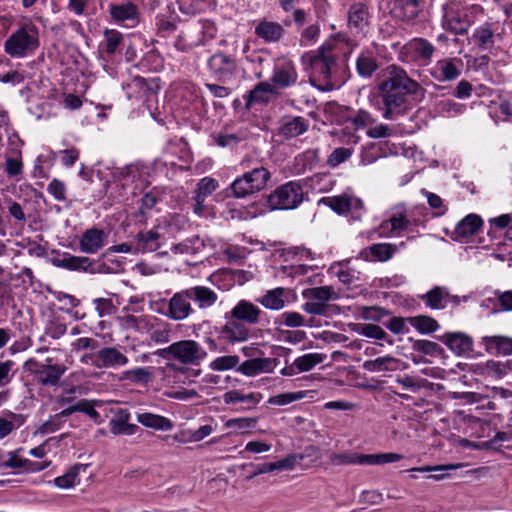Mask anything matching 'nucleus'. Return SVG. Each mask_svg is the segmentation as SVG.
Instances as JSON below:
<instances>
[{"instance_id":"nucleus-1","label":"nucleus","mask_w":512,"mask_h":512,"mask_svg":"<svg viewBox=\"0 0 512 512\" xmlns=\"http://www.w3.org/2000/svg\"><path fill=\"white\" fill-rule=\"evenodd\" d=\"M351 52L349 39L337 33L327 39L316 51L306 52L301 57L310 83L321 91H331L341 85L340 58Z\"/></svg>"},{"instance_id":"nucleus-2","label":"nucleus","mask_w":512,"mask_h":512,"mask_svg":"<svg viewBox=\"0 0 512 512\" xmlns=\"http://www.w3.org/2000/svg\"><path fill=\"white\" fill-rule=\"evenodd\" d=\"M377 91L382 101V107L378 109L386 120H395L405 115L412 106L410 98L420 101L425 92L417 81L396 65H390L382 71Z\"/></svg>"},{"instance_id":"nucleus-3","label":"nucleus","mask_w":512,"mask_h":512,"mask_svg":"<svg viewBox=\"0 0 512 512\" xmlns=\"http://www.w3.org/2000/svg\"><path fill=\"white\" fill-rule=\"evenodd\" d=\"M40 45L38 28L31 22L20 25L5 40L4 52L11 58L33 55Z\"/></svg>"},{"instance_id":"nucleus-4","label":"nucleus","mask_w":512,"mask_h":512,"mask_svg":"<svg viewBox=\"0 0 512 512\" xmlns=\"http://www.w3.org/2000/svg\"><path fill=\"white\" fill-rule=\"evenodd\" d=\"M422 223L423 221L416 217L413 211L398 205L390 210L388 218L379 225L378 233L381 237L391 238L399 237L406 232L412 234L411 238H413Z\"/></svg>"},{"instance_id":"nucleus-5","label":"nucleus","mask_w":512,"mask_h":512,"mask_svg":"<svg viewBox=\"0 0 512 512\" xmlns=\"http://www.w3.org/2000/svg\"><path fill=\"white\" fill-rule=\"evenodd\" d=\"M240 165L243 169H248V171L231 183L230 189L234 197L245 198L265 189L271 177L270 172L265 167L261 165L251 167L249 158H243Z\"/></svg>"},{"instance_id":"nucleus-6","label":"nucleus","mask_w":512,"mask_h":512,"mask_svg":"<svg viewBox=\"0 0 512 512\" xmlns=\"http://www.w3.org/2000/svg\"><path fill=\"white\" fill-rule=\"evenodd\" d=\"M303 195L301 185L290 181L272 192L268 198V203L272 209H294L303 201Z\"/></svg>"},{"instance_id":"nucleus-7","label":"nucleus","mask_w":512,"mask_h":512,"mask_svg":"<svg viewBox=\"0 0 512 512\" xmlns=\"http://www.w3.org/2000/svg\"><path fill=\"white\" fill-rule=\"evenodd\" d=\"M51 358L46 359V363H39L30 359L25 363V367L33 373L40 384L45 386H55L58 384L61 376L65 373L66 367L52 363Z\"/></svg>"},{"instance_id":"nucleus-8","label":"nucleus","mask_w":512,"mask_h":512,"mask_svg":"<svg viewBox=\"0 0 512 512\" xmlns=\"http://www.w3.org/2000/svg\"><path fill=\"white\" fill-rule=\"evenodd\" d=\"M174 359L184 365L198 366L207 357L205 348L195 340L174 342Z\"/></svg>"},{"instance_id":"nucleus-9","label":"nucleus","mask_w":512,"mask_h":512,"mask_svg":"<svg viewBox=\"0 0 512 512\" xmlns=\"http://www.w3.org/2000/svg\"><path fill=\"white\" fill-rule=\"evenodd\" d=\"M207 66L210 73L223 83L231 82L238 72V64L235 57L221 52L213 54L209 58Z\"/></svg>"},{"instance_id":"nucleus-10","label":"nucleus","mask_w":512,"mask_h":512,"mask_svg":"<svg viewBox=\"0 0 512 512\" xmlns=\"http://www.w3.org/2000/svg\"><path fill=\"white\" fill-rule=\"evenodd\" d=\"M298 80V72L295 63L286 58H278L273 66L271 82L276 88H288L294 86Z\"/></svg>"},{"instance_id":"nucleus-11","label":"nucleus","mask_w":512,"mask_h":512,"mask_svg":"<svg viewBox=\"0 0 512 512\" xmlns=\"http://www.w3.org/2000/svg\"><path fill=\"white\" fill-rule=\"evenodd\" d=\"M108 11L112 21L123 27H135L140 20L138 7L130 2L124 1L120 3L110 4Z\"/></svg>"},{"instance_id":"nucleus-12","label":"nucleus","mask_w":512,"mask_h":512,"mask_svg":"<svg viewBox=\"0 0 512 512\" xmlns=\"http://www.w3.org/2000/svg\"><path fill=\"white\" fill-rule=\"evenodd\" d=\"M47 466L48 463L35 462L19 456L17 451H11L0 456V469H11L15 473L39 472Z\"/></svg>"},{"instance_id":"nucleus-13","label":"nucleus","mask_w":512,"mask_h":512,"mask_svg":"<svg viewBox=\"0 0 512 512\" xmlns=\"http://www.w3.org/2000/svg\"><path fill=\"white\" fill-rule=\"evenodd\" d=\"M191 298L187 289L176 292L168 301V309L164 313L174 321H182L194 313Z\"/></svg>"},{"instance_id":"nucleus-14","label":"nucleus","mask_w":512,"mask_h":512,"mask_svg":"<svg viewBox=\"0 0 512 512\" xmlns=\"http://www.w3.org/2000/svg\"><path fill=\"white\" fill-rule=\"evenodd\" d=\"M224 319L226 322L221 327L220 337L225 342L234 345L245 342L250 338L251 332L245 323L233 319L232 317H228L227 312L224 315Z\"/></svg>"},{"instance_id":"nucleus-15","label":"nucleus","mask_w":512,"mask_h":512,"mask_svg":"<svg viewBox=\"0 0 512 512\" xmlns=\"http://www.w3.org/2000/svg\"><path fill=\"white\" fill-rule=\"evenodd\" d=\"M463 68L460 58H445L438 60L431 69V76L438 82H450L456 80Z\"/></svg>"},{"instance_id":"nucleus-16","label":"nucleus","mask_w":512,"mask_h":512,"mask_svg":"<svg viewBox=\"0 0 512 512\" xmlns=\"http://www.w3.org/2000/svg\"><path fill=\"white\" fill-rule=\"evenodd\" d=\"M228 317L239 320L246 325H256L262 320L265 313L259 306L249 300L242 299L229 311Z\"/></svg>"},{"instance_id":"nucleus-17","label":"nucleus","mask_w":512,"mask_h":512,"mask_svg":"<svg viewBox=\"0 0 512 512\" xmlns=\"http://www.w3.org/2000/svg\"><path fill=\"white\" fill-rule=\"evenodd\" d=\"M262 399L260 392L244 393L241 390H230L223 394V402L226 405H239L235 408V411L239 412L256 408Z\"/></svg>"},{"instance_id":"nucleus-18","label":"nucleus","mask_w":512,"mask_h":512,"mask_svg":"<svg viewBox=\"0 0 512 512\" xmlns=\"http://www.w3.org/2000/svg\"><path fill=\"white\" fill-rule=\"evenodd\" d=\"M405 53L411 60L421 65H429L434 54V46L423 38H415L404 46Z\"/></svg>"},{"instance_id":"nucleus-19","label":"nucleus","mask_w":512,"mask_h":512,"mask_svg":"<svg viewBox=\"0 0 512 512\" xmlns=\"http://www.w3.org/2000/svg\"><path fill=\"white\" fill-rule=\"evenodd\" d=\"M117 321L123 329L148 333L149 328L152 326L151 323L154 321V316H134L130 313L129 307L125 306L122 308L121 315L117 317Z\"/></svg>"},{"instance_id":"nucleus-20","label":"nucleus","mask_w":512,"mask_h":512,"mask_svg":"<svg viewBox=\"0 0 512 512\" xmlns=\"http://www.w3.org/2000/svg\"><path fill=\"white\" fill-rule=\"evenodd\" d=\"M161 224H157L153 229L140 232L135 237V254L156 251L162 243L163 234Z\"/></svg>"},{"instance_id":"nucleus-21","label":"nucleus","mask_w":512,"mask_h":512,"mask_svg":"<svg viewBox=\"0 0 512 512\" xmlns=\"http://www.w3.org/2000/svg\"><path fill=\"white\" fill-rule=\"evenodd\" d=\"M420 299L425 303L427 307L433 310L444 309L450 302L455 304L460 303L458 296L450 295L445 287L440 286H436L429 290L426 294L422 295Z\"/></svg>"},{"instance_id":"nucleus-22","label":"nucleus","mask_w":512,"mask_h":512,"mask_svg":"<svg viewBox=\"0 0 512 512\" xmlns=\"http://www.w3.org/2000/svg\"><path fill=\"white\" fill-rule=\"evenodd\" d=\"M277 365L276 359L252 358L242 363L239 362L237 372L247 377H255L262 373H271Z\"/></svg>"},{"instance_id":"nucleus-23","label":"nucleus","mask_w":512,"mask_h":512,"mask_svg":"<svg viewBox=\"0 0 512 512\" xmlns=\"http://www.w3.org/2000/svg\"><path fill=\"white\" fill-rule=\"evenodd\" d=\"M129 362L126 355L115 347H106L98 351L93 361L97 368H117L127 365Z\"/></svg>"},{"instance_id":"nucleus-24","label":"nucleus","mask_w":512,"mask_h":512,"mask_svg":"<svg viewBox=\"0 0 512 512\" xmlns=\"http://www.w3.org/2000/svg\"><path fill=\"white\" fill-rule=\"evenodd\" d=\"M106 242L107 234L103 230L91 228L81 236L80 250L87 254H95L105 246Z\"/></svg>"},{"instance_id":"nucleus-25","label":"nucleus","mask_w":512,"mask_h":512,"mask_svg":"<svg viewBox=\"0 0 512 512\" xmlns=\"http://www.w3.org/2000/svg\"><path fill=\"white\" fill-rule=\"evenodd\" d=\"M369 25V13L366 5L353 4L348 12L349 29L356 34H365Z\"/></svg>"},{"instance_id":"nucleus-26","label":"nucleus","mask_w":512,"mask_h":512,"mask_svg":"<svg viewBox=\"0 0 512 512\" xmlns=\"http://www.w3.org/2000/svg\"><path fill=\"white\" fill-rule=\"evenodd\" d=\"M309 128V123L306 119L300 116H286L280 121L278 127V135L289 139L302 135Z\"/></svg>"},{"instance_id":"nucleus-27","label":"nucleus","mask_w":512,"mask_h":512,"mask_svg":"<svg viewBox=\"0 0 512 512\" xmlns=\"http://www.w3.org/2000/svg\"><path fill=\"white\" fill-rule=\"evenodd\" d=\"M481 344L487 353L493 355H512V338L502 335L483 336Z\"/></svg>"},{"instance_id":"nucleus-28","label":"nucleus","mask_w":512,"mask_h":512,"mask_svg":"<svg viewBox=\"0 0 512 512\" xmlns=\"http://www.w3.org/2000/svg\"><path fill=\"white\" fill-rule=\"evenodd\" d=\"M187 290L191 301H193L200 310L211 308L218 300V294L207 286L196 285L187 288Z\"/></svg>"},{"instance_id":"nucleus-29","label":"nucleus","mask_w":512,"mask_h":512,"mask_svg":"<svg viewBox=\"0 0 512 512\" xmlns=\"http://www.w3.org/2000/svg\"><path fill=\"white\" fill-rule=\"evenodd\" d=\"M483 225V221L477 214H469L464 217L454 229V239L464 241L475 235Z\"/></svg>"},{"instance_id":"nucleus-30","label":"nucleus","mask_w":512,"mask_h":512,"mask_svg":"<svg viewBox=\"0 0 512 512\" xmlns=\"http://www.w3.org/2000/svg\"><path fill=\"white\" fill-rule=\"evenodd\" d=\"M397 251V246L391 243H376L363 249L360 253L365 260L388 261Z\"/></svg>"},{"instance_id":"nucleus-31","label":"nucleus","mask_w":512,"mask_h":512,"mask_svg":"<svg viewBox=\"0 0 512 512\" xmlns=\"http://www.w3.org/2000/svg\"><path fill=\"white\" fill-rule=\"evenodd\" d=\"M284 32L282 25L274 21L262 20L255 27V34L268 43L278 42Z\"/></svg>"},{"instance_id":"nucleus-32","label":"nucleus","mask_w":512,"mask_h":512,"mask_svg":"<svg viewBox=\"0 0 512 512\" xmlns=\"http://www.w3.org/2000/svg\"><path fill=\"white\" fill-rule=\"evenodd\" d=\"M443 342L459 356L471 351L473 345L472 338L461 332L447 333L443 337Z\"/></svg>"},{"instance_id":"nucleus-33","label":"nucleus","mask_w":512,"mask_h":512,"mask_svg":"<svg viewBox=\"0 0 512 512\" xmlns=\"http://www.w3.org/2000/svg\"><path fill=\"white\" fill-rule=\"evenodd\" d=\"M103 40L99 43V53L107 60L112 57L123 42V35L114 29H105Z\"/></svg>"},{"instance_id":"nucleus-34","label":"nucleus","mask_w":512,"mask_h":512,"mask_svg":"<svg viewBox=\"0 0 512 512\" xmlns=\"http://www.w3.org/2000/svg\"><path fill=\"white\" fill-rule=\"evenodd\" d=\"M301 460H303L302 455L293 454L279 461L259 464L257 470L260 474L290 471L295 469L300 464Z\"/></svg>"},{"instance_id":"nucleus-35","label":"nucleus","mask_w":512,"mask_h":512,"mask_svg":"<svg viewBox=\"0 0 512 512\" xmlns=\"http://www.w3.org/2000/svg\"><path fill=\"white\" fill-rule=\"evenodd\" d=\"M494 38L492 24L484 23L474 30L471 41L479 50L487 51L494 46Z\"/></svg>"},{"instance_id":"nucleus-36","label":"nucleus","mask_w":512,"mask_h":512,"mask_svg":"<svg viewBox=\"0 0 512 512\" xmlns=\"http://www.w3.org/2000/svg\"><path fill=\"white\" fill-rule=\"evenodd\" d=\"M331 460L336 465L371 466L370 454H361L351 451L336 453L331 457Z\"/></svg>"},{"instance_id":"nucleus-37","label":"nucleus","mask_w":512,"mask_h":512,"mask_svg":"<svg viewBox=\"0 0 512 512\" xmlns=\"http://www.w3.org/2000/svg\"><path fill=\"white\" fill-rule=\"evenodd\" d=\"M399 360L390 356L378 357L374 360H367L362 368L371 373L395 371L398 368Z\"/></svg>"},{"instance_id":"nucleus-38","label":"nucleus","mask_w":512,"mask_h":512,"mask_svg":"<svg viewBox=\"0 0 512 512\" xmlns=\"http://www.w3.org/2000/svg\"><path fill=\"white\" fill-rule=\"evenodd\" d=\"M137 421L143 426L161 431H169L173 428V423L170 419L148 412L138 414Z\"/></svg>"},{"instance_id":"nucleus-39","label":"nucleus","mask_w":512,"mask_h":512,"mask_svg":"<svg viewBox=\"0 0 512 512\" xmlns=\"http://www.w3.org/2000/svg\"><path fill=\"white\" fill-rule=\"evenodd\" d=\"M53 263L58 267H62L73 271H86L91 266V261L89 258L74 256L68 253L63 254L61 258L55 259Z\"/></svg>"},{"instance_id":"nucleus-40","label":"nucleus","mask_w":512,"mask_h":512,"mask_svg":"<svg viewBox=\"0 0 512 512\" xmlns=\"http://www.w3.org/2000/svg\"><path fill=\"white\" fill-rule=\"evenodd\" d=\"M285 293L284 288L278 287L267 291L258 301L266 309L280 310L285 306Z\"/></svg>"},{"instance_id":"nucleus-41","label":"nucleus","mask_w":512,"mask_h":512,"mask_svg":"<svg viewBox=\"0 0 512 512\" xmlns=\"http://www.w3.org/2000/svg\"><path fill=\"white\" fill-rule=\"evenodd\" d=\"M149 328L150 340L156 344H166L171 340L170 324L154 317V321Z\"/></svg>"},{"instance_id":"nucleus-42","label":"nucleus","mask_w":512,"mask_h":512,"mask_svg":"<svg viewBox=\"0 0 512 512\" xmlns=\"http://www.w3.org/2000/svg\"><path fill=\"white\" fill-rule=\"evenodd\" d=\"M277 94L276 86L271 82H259L250 92V101L258 103H266L272 95Z\"/></svg>"},{"instance_id":"nucleus-43","label":"nucleus","mask_w":512,"mask_h":512,"mask_svg":"<svg viewBox=\"0 0 512 512\" xmlns=\"http://www.w3.org/2000/svg\"><path fill=\"white\" fill-rule=\"evenodd\" d=\"M326 356L322 353H307L294 360V367L299 373L312 370L316 365L322 363Z\"/></svg>"},{"instance_id":"nucleus-44","label":"nucleus","mask_w":512,"mask_h":512,"mask_svg":"<svg viewBox=\"0 0 512 512\" xmlns=\"http://www.w3.org/2000/svg\"><path fill=\"white\" fill-rule=\"evenodd\" d=\"M411 326H413L421 334H429L439 329L438 322L426 315H419L408 319Z\"/></svg>"},{"instance_id":"nucleus-45","label":"nucleus","mask_w":512,"mask_h":512,"mask_svg":"<svg viewBox=\"0 0 512 512\" xmlns=\"http://www.w3.org/2000/svg\"><path fill=\"white\" fill-rule=\"evenodd\" d=\"M258 419L254 417H239L229 419L224 426L230 433H244L256 427Z\"/></svg>"},{"instance_id":"nucleus-46","label":"nucleus","mask_w":512,"mask_h":512,"mask_svg":"<svg viewBox=\"0 0 512 512\" xmlns=\"http://www.w3.org/2000/svg\"><path fill=\"white\" fill-rule=\"evenodd\" d=\"M124 89L126 90L127 97L132 99L144 97L151 90V87L144 78L134 77L124 86Z\"/></svg>"},{"instance_id":"nucleus-47","label":"nucleus","mask_w":512,"mask_h":512,"mask_svg":"<svg viewBox=\"0 0 512 512\" xmlns=\"http://www.w3.org/2000/svg\"><path fill=\"white\" fill-rule=\"evenodd\" d=\"M240 358L238 355H224L216 357L209 363V368L212 371H228L239 366Z\"/></svg>"},{"instance_id":"nucleus-48","label":"nucleus","mask_w":512,"mask_h":512,"mask_svg":"<svg viewBox=\"0 0 512 512\" xmlns=\"http://www.w3.org/2000/svg\"><path fill=\"white\" fill-rule=\"evenodd\" d=\"M123 378L134 383L146 384L153 379L151 367H137L123 372Z\"/></svg>"},{"instance_id":"nucleus-49","label":"nucleus","mask_w":512,"mask_h":512,"mask_svg":"<svg viewBox=\"0 0 512 512\" xmlns=\"http://www.w3.org/2000/svg\"><path fill=\"white\" fill-rule=\"evenodd\" d=\"M378 68L376 59L370 53H362L357 59L358 73L370 77Z\"/></svg>"},{"instance_id":"nucleus-50","label":"nucleus","mask_w":512,"mask_h":512,"mask_svg":"<svg viewBox=\"0 0 512 512\" xmlns=\"http://www.w3.org/2000/svg\"><path fill=\"white\" fill-rule=\"evenodd\" d=\"M187 223L185 216L173 214L163 217L158 224H161V230L167 229L168 233L173 235L181 230Z\"/></svg>"},{"instance_id":"nucleus-51","label":"nucleus","mask_w":512,"mask_h":512,"mask_svg":"<svg viewBox=\"0 0 512 512\" xmlns=\"http://www.w3.org/2000/svg\"><path fill=\"white\" fill-rule=\"evenodd\" d=\"M89 468V464H74L69 467L63 475L56 477L54 480H75L76 478L89 479L92 477V473L88 471Z\"/></svg>"},{"instance_id":"nucleus-52","label":"nucleus","mask_w":512,"mask_h":512,"mask_svg":"<svg viewBox=\"0 0 512 512\" xmlns=\"http://www.w3.org/2000/svg\"><path fill=\"white\" fill-rule=\"evenodd\" d=\"M5 171L9 177H18L23 172L22 154H5Z\"/></svg>"},{"instance_id":"nucleus-53","label":"nucleus","mask_w":512,"mask_h":512,"mask_svg":"<svg viewBox=\"0 0 512 512\" xmlns=\"http://www.w3.org/2000/svg\"><path fill=\"white\" fill-rule=\"evenodd\" d=\"M305 397V392H287L269 397L267 403L274 406H285Z\"/></svg>"},{"instance_id":"nucleus-54","label":"nucleus","mask_w":512,"mask_h":512,"mask_svg":"<svg viewBox=\"0 0 512 512\" xmlns=\"http://www.w3.org/2000/svg\"><path fill=\"white\" fill-rule=\"evenodd\" d=\"M203 247V242L197 236L186 239L175 245L173 251L180 254H195Z\"/></svg>"},{"instance_id":"nucleus-55","label":"nucleus","mask_w":512,"mask_h":512,"mask_svg":"<svg viewBox=\"0 0 512 512\" xmlns=\"http://www.w3.org/2000/svg\"><path fill=\"white\" fill-rule=\"evenodd\" d=\"M93 305L97 315L102 318L116 313L117 308L109 298H95Z\"/></svg>"},{"instance_id":"nucleus-56","label":"nucleus","mask_w":512,"mask_h":512,"mask_svg":"<svg viewBox=\"0 0 512 512\" xmlns=\"http://www.w3.org/2000/svg\"><path fill=\"white\" fill-rule=\"evenodd\" d=\"M355 331L365 337L373 338V339H377V340L384 339V337L386 335L385 331L379 325L371 324V323L358 324Z\"/></svg>"},{"instance_id":"nucleus-57","label":"nucleus","mask_w":512,"mask_h":512,"mask_svg":"<svg viewBox=\"0 0 512 512\" xmlns=\"http://www.w3.org/2000/svg\"><path fill=\"white\" fill-rule=\"evenodd\" d=\"M218 188V181L211 177L202 178L197 184L195 194L198 195V199L202 197L207 198Z\"/></svg>"},{"instance_id":"nucleus-58","label":"nucleus","mask_w":512,"mask_h":512,"mask_svg":"<svg viewBox=\"0 0 512 512\" xmlns=\"http://www.w3.org/2000/svg\"><path fill=\"white\" fill-rule=\"evenodd\" d=\"M327 205L337 213L350 211V196L338 195L326 199Z\"/></svg>"},{"instance_id":"nucleus-59","label":"nucleus","mask_w":512,"mask_h":512,"mask_svg":"<svg viewBox=\"0 0 512 512\" xmlns=\"http://www.w3.org/2000/svg\"><path fill=\"white\" fill-rule=\"evenodd\" d=\"M438 111L447 116H457L465 111V105L452 100H443L438 103Z\"/></svg>"},{"instance_id":"nucleus-60","label":"nucleus","mask_w":512,"mask_h":512,"mask_svg":"<svg viewBox=\"0 0 512 512\" xmlns=\"http://www.w3.org/2000/svg\"><path fill=\"white\" fill-rule=\"evenodd\" d=\"M353 125L356 129H364L373 125L376 122V119L366 110H358L354 116L350 118Z\"/></svg>"},{"instance_id":"nucleus-61","label":"nucleus","mask_w":512,"mask_h":512,"mask_svg":"<svg viewBox=\"0 0 512 512\" xmlns=\"http://www.w3.org/2000/svg\"><path fill=\"white\" fill-rule=\"evenodd\" d=\"M487 371L493 374L496 378H502L512 369V361H494L490 360L486 363Z\"/></svg>"},{"instance_id":"nucleus-62","label":"nucleus","mask_w":512,"mask_h":512,"mask_svg":"<svg viewBox=\"0 0 512 512\" xmlns=\"http://www.w3.org/2000/svg\"><path fill=\"white\" fill-rule=\"evenodd\" d=\"M281 323L287 327L297 328L306 326L304 317L295 311H287L280 315Z\"/></svg>"},{"instance_id":"nucleus-63","label":"nucleus","mask_w":512,"mask_h":512,"mask_svg":"<svg viewBox=\"0 0 512 512\" xmlns=\"http://www.w3.org/2000/svg\"><path fill=\"white\" fill-rule=\"evenodd\" d=\"M309 294L313 300H316L323 304H325L327 301H329L331 299L336 298V294H335L334 290L328 286L312 288L309 291Z\"/></svg>"},{"instance_id":"nucleus-64","label":"nucleus","mask_w":512,"mask_h":512,"mask_svg":"<svg viewBox=\"0 0 512 512\" xmlns=\"http://www.w3.org/2000/svg\"><path fill=\"white\" fill-rule=\"evenodd\" d=\"M320 35L319 24H312L306 27L300 36V44L302 46H310L314 44Z\"/></svg>"}]
</instances>
